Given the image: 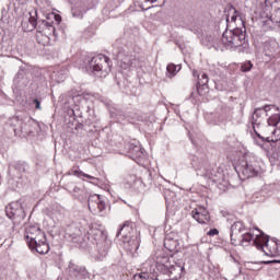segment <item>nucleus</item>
Here are the masks:
<instances>
[{"mask_svg":"<svg viewBox=\"0 0 280 280\" xmlns=\"http://www.w3.org/2000/svg\"><path fill=\"white\" fill-rule=\"evenodd\" d=\"M256 137H254V143L261 148L262 150H266V143H272V141H268V136L262 135L261 136V127L260 129H256L255 131Z\"/></svg>","mask_w":280,"mask_h":280,"instance_id":"obj_16","label":"nucleus"},{"mask_svg":"<svg viewBox=\"0 0 280 280\" xmlns=\"http://www.w3.org/2000/svg\"><path fill=\"white\" fill-rule=\"evenodd\" d=\"M19 1V3H21V5H25V3H27V0H16Z\"/></svg>","mask_w":280,"mask_h":280,"instance_id":"obj_33","label":"nucleus"},{"mask_svg":"<svg viewBox=\"0 0 280 280\" xmlns=\"http://www.w3.org/2000/svg\"><path fill=\"white\" fill-rule=\"evenodd\" d=\"M196 73H197V72H196V71H194V75H196Z\"/></svg>","mask_w":280,"mask_h":280,"instance_id":"obj_42","label":"nucleus"},{"mask_svg":"<svg viewBox=\"0 0 280 280\" xmlns=\"http://www.w3.org/2000/svg\"><path fill=\"white\" fill-rule=\"evenodd\" d=\"M34 14H36V11H34Z\"/></svg>","mask_w":280,"mask_h":280,"instance_id":"obj_43","label":"nucleus"},{"mask_svg":"<svg viewBox=\"0 0 280 280\" xmlns=\"http://www.w3.org/2000/svg\"><path fill=\"white\" fill-rule=\"evenodd\" d=\"M270 110V106L266 105L262 108L255 109L253 116H252V124L254 128V132H257V130H260L261 124H264V115Z\"/></svg>","mask_w":280,"mask_h":280,"instance_id":"obj_10","label":"nucleus"},{"mask_svg":"<svg viewBox=\"0 0 280 280\" xmlns=\"http://www.w3.org/2000/svg\"><path fill=\"white\" fill-rule=\"evenodd\" d=\"M20 217L23 219L25 218V212H20Z\"/></svg>","mask_w":280,"mask_h":280,"instance_id":"obj_35","label":"nucleus"},{"mask_svg":"<svg viewBox=\"0 0 280 280\" xmlns=\"http://www.w3.org/2000/svg\"><path fill=\"white\" fill-rule=\"evenodd\" d=\"M220 231H218V229H211L207 235H209L210 237H214V235H219Z\"/></svg>","mask_w":280,"mask_h":280,"instance_id":"obj_29","label":"nucleus"},{"mask_svg":"<svg viewBox=\"0 0 280 280\" xmlns=\"http://www.w3.org/2000/svg\"><path fill=\"white\" fill-rule=\"evenodd\" d=\"M118 60L120 62L119 67L122 68L125 71H130L132 67H135V62H137L135 56L126 52H119Z\"/></svg>","mask_w":280,"mask_h":280,"instance_id":"obj_13","label":"nucleus"},{"mask_svg":"<svg viewBox=\"0 0 280 280\" xmlns=\"http://www.w3.org/2000/svg\"><path fill=\"white\" fill-rule=\"evenodd\" d=\"M256 231H258L259 233L256 236L250 232H243L238 236L237 241L243 246H248L252 242L253 246H256L258 250H261L262 253H265V255H267V257H270V255H272V252H269V253L266 252V248H268V242H270V238L266 236V234H264L259 229H256Z\"/></svg>","mask_w":280,"mask_h":280,"instance_id":"obj_5","label":"nucleus"},{"mask_svg":"<svg viewBox=\"0 0 280 280\" xmlns=\"http://www.w3.org/2000/svg\"><path fill=\"white\" fill-rule=\"evenodd\" d=\"M33 104H35V108H36L37 110H40V101H38L37 98H35V100L33 101Z\"/></svg>","mask_w":280,"mask_h":280,"instance_id":"obj_30","label":"nucleus"},{"mask_svg":"<svg viewBox=\"0 0 280 280\" xmlns=\"http://www.w3.org/2000/svg\"><path fill=\"white\" fill-rule=\"evenodd\" d=\"M180 65L168 63L166 67V78H174L180 71Z\"/></svg>","mask_w":280,"mask_h":280,"instance_id":"obj_20","label":"nucleus"},{"mask_svg":"<svg viewBox=\"0 0 280 280\" xmlns=\"http://www.w3.org/2000/svg\"><path fill=\"white\" fill-rule=\"evenodd\" d=\"M91 200H96L98 211H104V209H106V202H104V201H102V200L100 199V195H94V196H92V197L89 199V202H91Z\"/></svg>","mask_w":280,"mask_h":280,"instance_id":"obj_24","label":"nucleus"},{"mask_svg":"<svg viewBox=\"0 0 280 280\" xmlns=\"http://www.w3.org/2000/svg\"><path fill=\"white\" fill-rule=\"evenodd\" d=\"M32 19H33V20H32L31 23H32V25H33V27H34V26L36 25V20L34 19V16H32Z\"/></svg>","mask_w":280,"mask_h":280,"instance_id":"obj_34","label":"nucleus"},{"mask_svg":"<svg viewBox=\"0 0 280 280\" xmlns=\"http://www.w3.org/2000/svg\"><path fill=\"white\" fill-rule=\"evenodd\" d=\"M235 19H237V15H233V16L231 18L232 21H235Z\"/></svg>","mask_w":280,"mask_h":280,"instance_id":"obj_37","label":"nucleus"},{"mask_svg":"<svg viewBox=\"0 0 280 280\" xmlns=\"http://www.w3.org/2000/svg\"><path fill=\"white\" fill-rule=\"evenodd\" d=\"M250 69H253V63H250V61L245 62L241 67V71H243V72L250 71Z\"/></svg>","mask_w":280,"mask_h":280,"instance_id":"obj_27","label":"nucleus"},{"mask_svg":"<svg viewBox=\"0 0 280 280\" xmlns=\"http://www.w3.org/2000/svg\"><path fill=\"white\" fill-rule=\"evenodd\" d=\"M131 231H135V223H132V221H126L122 224V226L118 230L117 237H119L121 233L124 237H130L128 233H130Z\"/></svg>","mask_w":280,"mask_h":280,"instance_id":"obj_18","label":"nucleus"},{"mask_svg":"<svg viewBox=\"0 0 280 280\" xmlns=\"http://www.w3.org/2000/svg\"><path fill=\"white\" fill-rule=\"evenodd\" d=\"M198 84H200V86H207V84H209V77L207 73H201L198 75Z\"/></svg>","mask_w":280,"mask_h":280,"instance_id":"obj_25","label":"nucleus"},{"mask_svg":"<svg viewBox=\"0 0 280 280\" xmlns=\"http://www.w3.org/2000/svg\"><path fill=\"white\" fill-rule=\"evenodd\" d=\"M43 26L45 27L44 28L45 34H49V36H51L52 34L54 36H56V27L54 26L52 23L43 21Z\"/></svg>","mask_w":280,"mask_h":280,"instance_id":"obj_22","label":"nucleus"},{"mask_svg":"<svg viewBox=\"0 0 280 280\" xmlns=\"http://www.w3.org/2000/svg\"><path fill=\"white\" fill-rule=\"evenodd\" d=\"M262 49L265 51V56L275 58V56H277V51H279V42H277L276 38H268L264 42Z\"/></svg>","mask_w":280,"mask_h":280,"instance_id":"obj_12","label":"nucleus"},{"mask_svg":"<svg viewBox=\"0 0 280 280\" xmlns=\"http://www.w3.org/2000/svg\"><path fill=\"white\" fill-rule=\"evenodd\" d=\"M192 167L196 170L197 176H203V178H208L211 183L220 182V174H215L212 170L198 166L196 162H192Z\"/></svg>","mask_w":280,"mask_h":280,"instance_id":"obj_11","label":"nucleus"},{"mask_svg":"<svg viewBox=\"0 0 280 280\" xmlns=\"http://www.w3.org/2000/svg\"><path fill=\"white\" fill-rule=\"evenodd\" d=\"M73 176L81 178V180H84V178H88L89 180H96V178L94 176L85 174L82 171H73Z\"/></svg>","mask_w":280,"mask_h":280,"instance_id":"obj_23","label":"nucleus"},{"mask_svg":"<svg viewBox=\"0 0 280 280\" xmlns=\"http://www.w3.org/2000/svg\"><path fill=\"white\" fill-rule=\"evenodd\" d=\"M139 244H141V233H136V238L128 241L127 245L130 246L129 250H138Z\"/></svg>","mask_w":280,"mask_h":280,"instance_id":"obj_19","label":"nucleus"},{"mask_svg":"<svg viewBox=\"0 0 280 280\" xmlns=\"http://www.w3.org/2000/svg\"><path fill=\"white\" fill-rule=\"evenodd\" d=\"M218 47H225V49H237L238 52L244 54L248 51V40H246V32L241 28L225 31L219 42Z\"/></svg>","mask_w":280,"mask_h":280,"instance_id":"obj_3","label":"nucleus"},{"mask_svg":"<svg viewBox=\"0 0 280 280\" xmlns=\"http://www.w3.org/2000/svg\"><path fill=\"white\" fill-rule=\"evenodd\" d=\"M150 8H152V7H147L145 10H150Z\"/></svg>","mask_w":280,"mask_h":280,"instance_id":"obj_39","label":"nucleus"},{"mask_svg":"<svg viewBox=\"0 0 280 280\" xmlns=\"http://www.w3.org/2000/svg\"><path fill=\"white\" fill-rule=\"evenodd\" d=\"M149 3H156V0H147Z\"/></svg>","mask_w":280,"mask_h":280,"instance_id":"obj_36","label":"nucleus"},{"mask_svg":"<svg viewBox=\"0 0 280 280\" xmlns=\"http://www.w3.org/2000/svg\"><path fill=\"white\" fill-rule=\"evenodd\" d=\"M56 19L58 20V19H59V15H56Z\"/></svg>","mask_w":280,"mask_h":280,"instance_id":"obj_41","label":"nucleus"},{"mask_svg":"<svg viewBox=\"0 0 280 280\" xmlns=\"http://www.w3.org/2000/svg\"><path fill=\"white\" fill-rule=\"evenodd\" d=\"M24 240L32 253H38V255H47L49 253V243H47V236L40 230V226L31 223L26 224Z\"/></svg>","mask_w":280,"mask_h":280,"instance_id":"obj_2","label":"nucleus"},{"mask_svg":"<svg viewBox=\"0 0 280 280\" xmlns=\"http://www.w3.org/2000/svg\"><path fill=\"white\" fill-rule=\"evenodd\" d=\"M171 215H176V212H174V211L167 212V213H166L167 220H170V217H171Z\"/></svg>","mask_w":280,"mask_h":280,"instance_id":"obj_32","label":"nucleus"},{"mask_svg":"<svg viewBox=\"0 0 280 280\" xmlns=\"http://www.w3.org/2000/svg\"><path fill=\"white\" fill-rule=\"evenodd\" d=\"M140 150L139 147H136V151Z\"/></svg>","mask_w":280,"mask_h":280,"instance_id":"obj_40","label":"nucleus"},{"mask_svg":"<svg viewBox=\"0 0 280 280\" xmlns=\"http://www.w3.org/2000/svg\"><path fill=\"white\" fill-rule=\"evenodd\" d=\"M267 126H261L260 132L261 135L267 137V141H271V143H277V141H280V114H272L267 119Z\"/></svg>","mask_w":280,"mask_h":280,"instance_id":"obj_7","label":"nucleus"},{"mask_svg":"<svg viewBox=\"0 0 280 280\" xmlns=\"http://www.w3.org/2000/svg\"><path fill=\"white\" fill-rule=\"evenodd\" d=\"M191 217L199 224H209V222L211 221V215L209 214V211H195L191 212Z\"/></svg>","mask_w":280,"mask_h":280,"instance_id":"obj_17","label":"nucleus"},{"mask_svg":"<svg viewBox=\"0 0 280 280\" xmlns=\"http://www.w3.org/2000/svg\"><path fill=\"white\" fill-rule=\"evenodd\" d=\"M13 121H19V118L18 117L13 118Z\"/></svg>","mask_w":280,"mask_h":280,"instance_id":"obj_38","label":"nucleus"},{"mask_svg":"<svg viewBox=\"0 0 280 280\" xmlns=\"http://www.w3.org/2000/svg\"><path fill=\"white\" fill-rule=\"evenodd\" d=\"M236 172L241 180H246L247 178H255V176H259V162H257V159L255 158H249L248 160L242 162L238 166H236Z\"/></svg>","mask_w":280,"mask_h":280,"instance_id":"obj_8","label":"nucleus"},{"mask_svg":"<svg viewBox=\"0 0 280 280\" xmlns=\"http://www.w3.org/2000/svg\"><path fill=\"white\" fill-rule=\"evenodd\" d=\"M246 231L244 223L242 221H234L231 226V242L234 245H237V238Z\"/></svg>","mask_w":280,"mask_h":280,"instance_id":"obj_15","label":"nucleus"},{"mask_svg":"<svg viewBox=\"0 0 280 280\" xmlns=\"http://www.w3.org/2000/svg\"><path fill=\"white\" fill-rule=\"evenodd\" d=\"M164 248L170 253H175L171 256L158 254L151 256L142 264V272L136 273L132 280H178L185 272V260L178 255L180 243L178 240L166 236L164 238Z\"/></svg>","mask_w":280,"mask_h":280,"instance_id":"obj_1","label":"nucleus"},{"mask_svg":"<svg viewBox=\"0 0 280 280\" xmlns=\"http://www.w3.org/2000/svg\"><path fill=\"white\" fill-rule=\"evenodd\" d=\"M89 72L96 78H106L110 73V58L104 55L93 57L89 63Z\"/></svg>","mask_w":280,"mask_h":280,"instance_id":"obj_6","label":"nucleus"},{"mask_svg":"<svg viewBox=\"0 0 280 280\" xmlns=\"http://www.w3.org/2000/svg\"><path fill=\"white\" fill-rule=\"evenodd\" d=\"M86 225V221H83L81 224L72 223L66 228V236L70 237L74 244H78L80 240H84L86 237V228H82Z\"/></svg>","mask_w":280,"mask_h":280,"instance_id":"obj_9","label":"nucleus"},{"mask_svg":"<svg viewBox=\"0 0 280 280\" xmlns=\"http://www.w3.org/2000/svg\"><path fill=\"white\" fill-rule=\"evenodd\" d=\"M85 237L91 240V237L96 242L97 246V259L102 260L108 250H110V241L106 238V233L100 228L98 224L85 225Z\"/></svg>","mask_w":280,"mask_h":280,"instance_id":"obj_4","label":"nucleus"},{"mask_svg":"<svg viewBox=\"0 0 280 280\" xmlns=\"http://www.w3.org/2000/svg\"><path fill=\"white\" fill-rule=\"evenodd\" d=\"M7 211H21L25 210V206L21 201H13L5 207Z\"/></svg>","mask_w":280,"mask_h":280,"instance_id":"obj_21","label":"nucleus"},{"mask_svg":"<svg viewBox=\"0 0 280 280\" xmlns=\"http://www.w3.org/2000/svg\"><path fill=\"white\" fill-rule=\"evenodd\" d=\"M4 213H5L7 218H9V220H12V222H14L15 224L21 222V219H19V215H16V212L5 211Z\"/></svg>","mask_w":280,"mask_h":280,"instance_id":"obj_26","label":"nucleus"},{"mask_svg":"<svg viewBox=\"0 0 280 280\" xmlns=\"http://www.w3.org/2000/svg\"><path fill=\"white\" fill-rule=\"evenodd\" d=\"M67 270H68L70 277H79V279H90L91 278L89 271H86V268L80 267L73 262L69 264Z\"/></svg>","mask_w":280,"mask_h":280,"instance_id":"obj_14","label":"nucleus"},{"mask_svg":"<svg viewBox=\"0 0 280 280\" xmlns=\"http://www.w3.org/2000/svg\"><path fill=\"white\" fill-rule=\"evenodd\" d=\"M224 218H226V221L228 222H234L235 223V220H236V218L233 215V213H231V212H224Z\"/></svg>","mask_w":280,"mask_h":280,"instance_id":"obj_28","label":"nucleus"},{"mask_svg":"<svg viewBox=\"0 0 280 280\" xmlns=\"http://www.w3.org/2000/svg\"><path fill=\"white\" fill-rule=\"evenodd\" d=\"M264 264H266L267 266L270 264H280V260H268V261H264Z\"/></svg>","mask_w":280,"mask_h":280,"instance_id":"obj_31","label":"nucleus"}]
</instances>
